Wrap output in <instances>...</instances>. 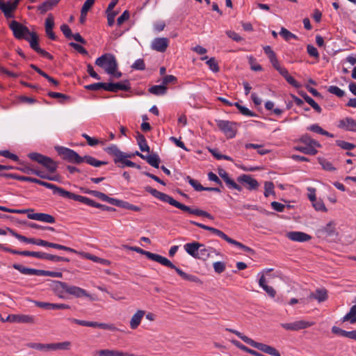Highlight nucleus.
I'll return each instance as SVG.
<instances>
[{
	"label": "nucleus",
	"mask_w": 356,
	"mask_h": 356,
	"mask_svg": "<svg viewBox=\"0 0 356 356\" xmlns=\"http://www.w3.org/2000/svg\"><path fill=\"white\" fill-rule=\"evenodd\" d=\"M145 191L150 193L152 196L160 200L161 201L163 202H167L170 204V205L179 209L180 210L187 212L190 214L195 215L197 216H202L207 218L210 220H213L214 217L208 213L207 211H205L204 210L200 209H193L188 206H186L184 204L180 203L179 202L175 200L173 197L170 196L169 195H167L164 193L160 192L157 191L156 189H154L150 186L145 187Z\"/></svg>",
	"instance_id": "1"
},
{
	"label": "nucleus",
	"mask_w": 356,
	"mask_h": 356,
	"mask_svg": "<svg viewBox=\"0 0 356 356\" xmlns=\"http://www.w3.org/2000/svg\"><path fill=\"white\" fill-rule=\"evenodd\" d=\"M55 149L63 159L72 163L80 164L83 162H86L94 167H100L108 163L106 161H99L89 155L81 156L75 151L67 147L57 146L55 147Z\"/></svg>",
	"instance_id": "2"
},
{
	"label": "nucleus",
	"mask_w": 356,
	"mask_h": 356,
	"mask_svg": "<svg viewBox=\"0 0 356 356\" xmlns=\"http://www.w3.org/2000/svg\"><path fill=\"white\" fill-rule=\"evenodd\" d=\"M95 65L103 68L107 74H112L118 69V63L112 54H104L95 60Z\"/></svg>",
	"instance_id": "3"
},
{
	"label": "nucleus",
	"mask_w": 356,
	"mask_h": 356,
	"mask_svg": "<svg viewBox=\"0 0 356 356\" xmlns=\"http://www.w3.org/2000/svg\"><path fill=\"white\" fill-rule=\"evenodd\" d=\"M13 267L19 271L21 273L24 275H38V276H50L52 277H62L63 273L60 272H54L49 271L45 270H38L35 268H30L25 267L21 264H14Z\"/></svg>",
	"instance_id": "4"
},
{
	"label": "nucleus",
	"mask_w": 356,
	"mask_h": 356,
	"mask_svg": "<svg viewBox=\"0 0 356 356\" xmlns=\"http://www.w3.org/2000/svg\"><path fill=\"white\" fill-rule=\"evenodd\" d=\"M29 157L44 166L49 172L54 173L58 168V163L51 158L44 156L37 152H32L29 154Z\"/></svg>",
	"instance_id": "5"
},
{
	"label": "nucleus",
	"mask_w": 356,
	"mask_h": 356,
	"mask_svg": "<svg viewBox=\"0 0 356 356\" xmlns=\"http://www.w3.org/2000/svg\"><path fill=\"white\" fill-rule=\"evenodd\" d=\"M218 129L227 138H233L237 132V123L229 120H216Z\"/></svg>",
	"instance_id": "6"
},
{
	"label": "nucleus",
	"mask_w": 356,
	"mask_h": 356,
	"mask_svg": "<svg viewBox=\"0 0 356 356\" xmlns=\"http://www.w3.org/2000/svg\"><path fill=\"white\" fill-rule=\"evenodd\" d=\"M125 248L129 249L132 251H134V252H136L143 255H145L149 259L156 261L163 266H169L170 264V261L168 259H167L161 255L144 250L141 249L140 248L136 247V246L126 245Z\"/></svg>",
	"instance_id": "7"
},
{
	"label": "nucleus",
	"mask_w": 356,
	"mask_h": 356,
	"mask_svg": "<svg viewBox=\"0 0 356 356\" xmlns=\"http://www.w3.org/2000/svg\"><path fill=\"white\" fill-rule=\"evenodd\" d=\"M9 28L12 30L13 35L17 40L24 39L26 40L32 33L27 26L15 20H13L10 23Z\"/></svg>",
	"instance_id": "8"
},
{
	"label": "nucleus",
	"mask_w": 356,
	"mask_h": 356,
	"mask_svg": "<svg viewBox=\"0 0 356 356\" xmlns=\"http://www.w3.org/2000/svg\"><path fill=\"white\" fill-rule=\"evenodd\" d=\"M73 200L78 201L80 202H82L85 204H87L88 206L101 209L103 211H113L115 209L113 207H108L104 204H102L100 203L96 202L93 200H91L87 197L81 196L79 195H76L74 193V197L72 198Z\"/></svg>",
	"instance_id": "9"
},
{
	"label": "nucleus",
	"mask_w": 356,
	"mask_h": 356,
	"mask_svg": "<svg viewBox=\"0 0 356 356\" xmlns=\"http://www.w3.org/2000/svg\"><path fill=\"white\" fill-rule=\"evenodd\" d=\"M39 185L51 189L54 195H58L60 197L67 198L70 200H72L74 195V193L67 191L63 188L58 187L55 184L46 182L42 180H40Z\"/></svg>",
	"instance_id": "10"
},
{
	"label": "nucleus",
	"mask_w": 356,
	"mask_h": 356,
	"mask_svg": "<svg viewBox=\"0 0 356 356\" xmlns=\"http://www.w3.org/2000/svg\"><path fill=\"white\" fill-rule=\"evenodd\" d=\"M315 324L313 321H307L305 320H300L289 323H282L281 326L286 330L298 331L300 330L306 329Z\"/></svg>",
	"instance_id": "11"
},
{
	"label": "nucleus",
	"mask_w": 356,
	"mask_h": 356,
	"mask_svg": "<svg viewBox=\"0 0 356 356\" xmlns=\"http://www.w3.org/2000/svg\"><path fill=\"white\" fill-rule=\"evenodd\" d=\"M237 181L243 184L249 191H255L259 187V182L250 175H240L237 177Z\"/></svg>",
	"instance_id": "12"
},
{
	"label": "nucleus",
	"mask_w": 356,
	"mask_h": 356,
	"mask_svg": "<svg viewBox=\"0 0 356 356\" xmlns=\"http://www.w3.org/2000/svg\"><path fill=\"white\" fill-rule=\"evenodd\" d=\"M249 345L270 355L280 356V353L275 348L262 343L256 342L253 339H251Z\"/></svg>",
	"instance_id": "13"
},
{
	"label": "nucleus",
	"mask_w": 356,
	"mask_h": 356,
	"mask_svg": "<svg viewBox=\"0 0 356 356\" xmlns=\"http://www.w3.org/2000/svg\"><path fill=\"white\" fill-rule=\"evenodd\" d=\"M218 173L229 189H235L239 192L242 191V187L236 184L234 179H231L229 174L224 169H218Z\"/></svg>",
	"instance_id": "14"
},
{
	"label": "nucleus",
	"mask_w": 356,
	"mask_h": 356,
	"mask_svg": "<svg viewBox=\"0 0 356 356\" xmlns=\"http://www.w3.org/2000/svg\"><path fill=\"white\" fill-rule=\"evenodd\" d=\"M169 46V40L167 38H156L151 44V48L159 52H165Z\"/></svg>",
	"instance_id": "15"
},
{
	"label": "nucleus",
	"mask_w": 356,
	"mask_h": 356,
	"mask_svg": "<svg viewBox=\"0 0 356 356\" xmlns=\"http://www.w3.org/2000/svg\"><path fill=\"white\" fill-rule=\"evenodd\" d=\"M106 152L113 156V161L115 163H118L119 161H122V157H131V155L122 152L119 149L117 145H112L106 149Z\"/></svg>",
	"instance_id": "16"
},
{
	"label": "nucleus",
	"mask_w": 356,
	"mask_h": 356,
	"mask_svg": "<svg viewBox=\"0 0 356 356\" xmlns=\"http://www.w3.org/2000/svg\"><path fill=\"white\" fill-rule=\"evenodd\" d=\"M190 223L192 224V225H195V226H197L198 227H200V228H202L203 229L208 230V231L212 232L213 234L217 235L218 236H219L220 238H222L223 240H225L227 243L229 242V239L231 238L227 235H226L223 232H222L220 229H218L216 228H214V227H209V226L203 225L202 223L197 222L193 221V220H190Z\"/></svg>",
	"instance_id": "17"
},
{
	"label": "nucleus",
	"mask_w": 356,
	"mask_h": 356,
	"mask_svg": "<svg viewBox=\"0 0 356 356\" xmlns=\"http://www.w3.org/2000/svg\"><path fill=\"white\" fill-rule=\"evenodd\" d=\"M286 236L291 241L297 242H305L312 238V236L309 234L302 232H289L286 233Z\"/></svg>",
	"instance_id": "18"
},
{
	"label": "nucleus",
	"mask_w": 356,
	"mask_h": 356,
	"mask_svg": "<svg viewBox=\"0 0 356 356\" xmlns=\"http://www.w3.org/2000/svg\"><path fill=\"white\" fill-rule=\"evenodd\" d=\"M27 217L31 220L42 221L47 223H54L56 222V219L53 216L44 213H29Z\"/></svg>",
	"instance_id": "19"
},
{
	"label": "nucleus",
	"mask_w": 356,
	"mask_h": 356,
	"mask_svg": "<svg viewBox=\"0 0 356 356\" xmlns=\"http://www.w3.org/2000/svg\"><path fill=\"white\" fill-rule=\"evenodd\" d=\"M168 268H170L172 269H175V271L177 273V274L184 280H187L191 282H195L198 283L200 282V279L196 277L195 275L188 274L185 272H184L180 268L176 267L171 261L170 264L169 266H166Z\"/></svg>",
	"instance_id": "20"
},
{
	"label": "nucleus",
	"mask_w": 356,
	"mask_h": 356,
	"mask_svg": "<svg viewBox=\"0 0 356 356\" xmlns=\"http://www.w3.org/2000/svg\"><path fill=\"white\" fill-rule=\"evenodd\" d=\"M338 127L346 131H356V121L352 118H346L339 122Z\"/></svg>",
	"instance_id": "21"
},
{
	"label": "nucleus",
	"mask_w": 356,
	"mask_h": 356,
	"mask_svg": "<svg viewBox=\"0 0 356 356\" xmlns=\"http://www.w3.org/2000/svg\"><path fill=\"white\" fill-rule=\"evenodd\" d=\"M201 247H203V243L196 241L188 243L184 245L185 251L195 259H197L199 249Z\"/></svg>",
	"instance_id": "22"
},
{
	"label": "nucleus",
	"mask_w": 356,
	"mask_h": 356,
	"mask_svg": "<svg viewBox=\"0 0 356 356\" xmlns=\"http://www.w3.org/2000/svg\"><path fill=\"white\" fill-rule=\"evenodd\" d=\"M66 289L67 294L72 295L76 298L90 297L86 290L76 286L68 285Z\"/></svg>",
	"instance_id": "23"
},
{
	"label": "nucleus",
	"mask_w": 356,
	"mask_h": 356,
	"mask_svg": "<svg viewBox=\"0 0 356 356\" xmlns=\"http://www.w3.org/2000/svg\"><path fill=\"white\" fill-rule=\"evenodd\" d=\"M213 252L216 253V254H219L214 248L211 247L207 248L204 244H203V247L199 249L197 259L206 261L211 257V253Z\"/></svg>",
	"instance_id": "24"
},
{
	"label": "nucleus",
	"mask_w": 356,
	"mask_h": 356,
	"mask_svg": "<svg viewBox=\"0 0 356 356\" xmlns=\"http://www.w3.org/2000/svg\"><path fill=\"white\" fill-rule=\"evenodd\" d=\"M327 291L325 289H318L315 292L309 293L308 298L317 300L319 302H324L327 299Z\"/></svg>",
	"instance_id": "25"
},
{
	"label": "nucleus",
	"mask_w": 356,
	"mask_h": 356,
	"mask_svg": "<svg viewBox=\"0 0 356 356\" xmlns=\"http://www.w3.org/2000/svg\"><path fill=\"white\" fill-rule=\"evenodd\" d=\"M145 314V311L138 310L136 313L133 315L130 321V327L132 330H135L139 326Z\"/></svg>",
	"instance_id": "26"
},
{
	"label": "nucleus",
	"mask_w": 356,
	"mask_h": 356,
	"mask_svg": "<svg viewBox=\"0 0 356 356\" xmlns=\"http://www.w3.org/2000/svg\"><path fill=\"white\" fill-rule=\"evenodd\" d=\"M15 9L16 8H15V6H13L12 2L10 1H7L6 3H0V10L3 13L4 16L6 18L13 17L12 13Z\"/></svg>",
	"instance_id": "27"
},
{
	"label": "nucleus",
	"mask_w": 356,
	"mask_h": 356,
	"mask_svg": "<svg viewBox=\"0 0 356 356\" xmlns=\"http://www.w3.org/2000/svg\"><path fill=\"white\" fill-rule=\"evenodd\" d=\"M259 285L261 286L266 293L271 298H275L276 295V291L272 287L266 284V277L262 274L259 280Z\"/></svg>",
	"instance_id": "28"
},
{
	"label": "nucleus",
	"mask_w": 356,
	"mask_h": 356,
	"mask_svg": "<svg viewBox=\"0 0 356 356\" xmlns=\"http://www.w3.org/2000/svg\"><path fill=\"white\" fill-rule=\"evenodd\" d=\"M13 323L33 324L35 323V318L30 315L14 314Z\"/></svg>",
	"instance_id": "29"
},
{
	"label": "nucleus",
	"mask_w": 356,
	"mask_h": 356,
	"mask_svg": "<svg viewBox=\"0 0 356 356\" xmlns=\"http://www.w3.org/2000/svg\"><path fill=\"white\" fill-rule=\"evenodd\" d=\"M299 95L308 103L317 113H320L322 111L321 106L306 92L303 91L299 92Z\"/></svg>",
	"instance_id": "30"
},
{
	"label": "nucleus",
	"mask_w": 356,
	"mask_h": 356,
	"mask_svg": "<svg viewBox=\"0 0 356 356\" xmlns=\"http://www.w3.org/2000/svg\"><path fill=\"white\" fill-rule=\"evenodd\" d=\"M53 283H54V285H53L54 290L55 291V292L57 293L58 296L60 298H63V296H62L61 293H63L64 292L67 293L66 288L68 287L69 284L66 282H60V281H54Z\"/></svg>",
	"instance_id": "31"
},
{
	"label": "nucleus",
	"mask_w": 356,
	"mask_h": 356,
	"mask_svg": "<svg viewBox=\"0 0 356 356\" xmlns=\"http://www.w3.org/2000/svg\"><path fill=\"white\" fill-rule=\"evenodd\" d=\"M144 160H145L152 167L155 168H159L161 159L157 154L152 153L149 155H145Z\"/></svg>",
	"instance_id": "32"
},
{
	"label": "nucleus",
	"mask_w": 356,
	"mask_h": 356,
	"mask_svg": "<svg viewBox=\"0 0 356 356\" xmlns=\"http://www.w3.org/2000/svg\"><path fill=\"white\" fill-rule=\"evenodd\" d=\"M113 92H116L118 90H124L129 92L131 90V86L129 80H124L121 82L113 83Z\"/></svg>",
	"instance_id": "33"
},
{
	"label": "nucleus",
	"mask_w": 356,
	"mask_h": 356,
	"mask_svg": "<svg viewBox=\"0 0 356 356\" xmlns=\"http://www.w3.org/2000/svg\"><path fill=\"white\" fill-rule=\"evenodd\" d=\"M294 149L297 151L309 155H316L318 152V151L315 149V147L307 145H297L294 147Z\"/></svg>",
	"instance_id": "34"
},
{
	"label": "nucleus",
	"mask_w": 356,
	"mask_h": 356,
	"mask_svg": "<svg viewBox=\"0 0 356 356\" xmlns=\"http://www.w3.org/2000/svg\"><path fill=\"white\" fill-rule=\"evenodd\" d=\"M26 40L29 42L31 48L35 51H38L40 48L38 43L39 38L36 33L32 32L31 35L27 38Z\"/></svg>",
	"instance_id": "35"
},
{
	"label": "nucleus",
	"mask_w": 356,
	"mask_h": 356,
	"mask_svg": "<svg viewBox=\"0 0 356 356\" xmlns=\"http://www.w3.org/2000/svg\"><path fill=\"white\" fill-rule=\"evenodd\" d=\"M342 321H350V323H355L356 322V305L351 307L349 312L343 317Z\"/></svg>",
	"instance_id": "36"
},
{
	"label": "nucleus",
	"mask_w": 356,
	"mask_h": 356,
	"mask_svg": "<svg viewBox=\"0 0 356 356\" xmlns=\"http://www.w3.org/2000/svg\"><path fill=\"white\" fill-rule=\"evenodd\" d=\"M138 145L140 147V149L142 152H149V147L147 145V140L145 138V136L138 132V136L136 137Z\"/></svg>",
	"instance_id": "37"
},
{
	"label": "nucleus",
	"mask_w": 356,
	"mask_h": 356,
	"mask_svg": "<svg viewBox=\"0 0 356 356\" xmlns=\"http://www.w3.org/2000/svg\"><path fill=\"white\" fill-rule=\"evenodd\" d=\"M307 129L311 131H313V132H315V133H317V134H321V135H323V136H326L330 137V138H333L334 137V135L332 134H330L328 131L324 130L323 129H322L317 124H312L311 126H309L307 128Z\"/></svg>",
	"instance_id": "38"
},
{
	"label": "nucleus",
	"mask_w": 356,
	"mask_h": 356,
	"mask_svg": "<svg viewBox=\"0 0 356 356\" xmlns=\"http://www.w3.org/2000/svg\"><path fill=\"white\" fill-rule=\"evenodd\" d=\"M148 90L154 95H163L167 92V87L163 85L153 86Z\"/></svg>",
	"instance_id": "39"
},
{
	"label": "nucleus",
	"mask_w": 356,
	"mask_h": 356,
	"mask_svg": "<svg viewBox=\"0 0 356 356\" xmlns=\"http://www.w3.org/2000/svg\"><path fill=\"white\" fill-rule=\"evenodd\" d=\"M300 142L303 143L304 145H312V147H321V144L318 141L312 139L307 134L303 135L300 138Z\"/></svg>",
	"instance_id": "40"
},
{
	"label": "nucleus",
	"mask_w": 356,
	"mask_h": 356,
	"mask_svg": "<svg viewBox=\"0 0 356 356\" xmlns=\"http://www.w3.org/2000/svg\"><path fill=\"white\" fill-rule=\"evenodd\" d=\"M47 253L43 252H34V251H29V250H23L21 251L20 255L26 256V257H33L41 259H46Z\"/></svg>",
	"instance_id": "41"
},
{
	"label": "nucleus",
	"mask_w": 356,
	"mask_h": 356,
	"mask_svg": "<svg viewBox=\"0 0 356 356\" xmlns=\"http://www.w3.org/2000/svg\"><path fill=\"white\" fill-rule=\"evenodd\" d=\"M275 186L272 181H265L264 182V195L266 197H269L270 195H275Z\"/></svg>",
	"instance_id": "42"
},
{
	"label": "nucleus",
	"mask_w": 356,
	"mask_h": 356,
	"mask_svg": "<svg viewBox=\"0 0 356 356\" xmlns=\"http://www.w3.org/2000/svg\"><path fill=\"white\" fill-rule=\"evenodd\" d=\"M70 341H63L60 343H52V350H67L71 348Z\"/></svg>",
	"instance_id": "43"
},
{
	"label": "nucleus",
	"mask_w": 356,
	"mask_h": 356,
	"mask_svg": "<svg viewBox=\"0 0 356 356\" xmlns=\"http://www.w3.org/2000/svg\"><path fill=\"white\" fill-rule=\"evenodd\" d=\"M185 179L188 181V182L190 184V185L191 186H193L195 191H204V186H202L201 184L198 181L191 178L190 176H186Z\"/></svg>",
	"instance_id": "44"
},
{
	"label": "nucleus",
	"mask_w": 356,
	"mask_h": 356,
	"mask_svg": "<svg viewBox=\"0 0 356 356\" xmlns=\"http://www.w3.org/2000/svg\"><path fill=\"white\" fill-rule=\"evenodd\" d=\"M228 243L229 244L236 245V247L242 249L243 251H245L246 252L251 253V254H254V251L252 248H250L243 245V243H240V242H238V241H236V240H234V239H233L232 238L229 239Z\"/></svg>",
	"instance_id": "45"
},
{
	"label": "nucleus",
	"mask_w": 356,
	"mask_h": 356,
	"mask_svg": "<svg viewBox=\"0 0 356 356\" xmlns=\"http://www.w3.org/2000/svg\"><path fill=\"white\" fill-rule=\"evenodd\" d=\"M122 161H119V163L120 165L118 166L120 168H124V166L131 167V168H136L137 169H140V165L136 164L134 162H132L131 161L127 160V159L128 157H122Z\"/></svg>",
	"instance_id": "46"
},
{
	"label": "nucleus",
	"mask_w": 356,
	"mask_h": 356,
	"mask_svg": "<svg viewBox=\"0 0 356 356\" xmlns=\"http://www.w3.org/2000/svg\"><path fill=\"white\" fill-rule=\"evenodd\" d=\"M336 145L345 150H352L356 147L355 144L342 140H337Z\"/></svg>",
	"instance_id": "47"
},
{
	"label": "nucleus",
	"mask_w": 356,
	"mask_h": 356,
	"mask_svg": "<svg viewBox=\"0 0 356 356\" xmlns=\"http://www.w3.org/2000/svg\"><path fill=\"white\" fill-rule=\"evenodd\" d=\"M318 162L325 170L334 171L336 170L332 163L325 159H318Z\"/></svg>",
	"instance_id": "48"
},
{
	"label": "nucleus",
	"mask_w": 356,
	"mask_h": 356,
	"mask_svg": "<svg viewBox=\"0 0 356 356\" xmlns=\"http://www.w3.org/2000/svg\"><path fill=\"white\" fill-rule=\"evenodd\" d=\"M280 34L286 41H289L291 39H296V40L298 39V37L295 34L291 33L289 30H287L286 29H285L284 27L281 28Z\"/></svg>",
	"instance_id": "49"
},
{
	"label": "nucleus",
	"mask_w": 356,
	"mask_h": 356,
	"mask_svg": "<svg viewBox=\"0 0 356 356\" xmlns=\"http://www.w3.org/2000/svg\"><path fill=\"white\" fill-rule=\"evenodd\" d=\"M327 91L330 93L335 95L339 97H342L345 95V92L336 86H329L327 88Z\"/></svg>",
	"instance_id": "50"
},
{
	"label": "nucleus",
	"mask_w": 356,
	"mask_h": 356,
	"mask_svg": "<svg viewBox=\"0 0 356 356\" xmlns=\"http://www.w3.org/2000/svg\"><path fill=\"white\" fill-rule=\"evenodd\" d=\"M209 69L213 72H218L220 70L218 63L216 60L215 58L212 57L207 60Z\"/></svg>",
	"instance_id": "51"
},
{
	"label": "nucleus",
	"mask_w": 356,
	"mask_h": 356,
	"mask_svg": "<svg viewBox=\"0 0 356 356\" xmlns=\"http://www.w3.org/2000/svg\"><path fill=\"white\" fill-rule=\"evenodd\" d=\"M226 330L236 334L237 337H238L241 340H243L245 343H248V345L252 339L236 330L231 329V328H226Z\"/></svg>",
	"instance_id": "52"
},
{
	"label": "nucleus",
	"mask_w": 356,
	"mask_h": 356,
	"mask_svg": "<svg viewBox=\"0 0 356 356\" xmlns=\"http://www.w3.org/2000/svg\"><path fill=\"white\" fill-rule=\"evenodd\" d=\"M33 302L35 306H37L40 308H42V309H47V310L54 309L55 303L40 302V301H37V300L33 301Z\"/></svg>",
	"instance_id": "53"
},
{
	"label": "nucleus",
	"mask_w": 356,
	"mask_h": 356,
	"mask_svg": "<svg viewBox=\"0 0 356 356\" xmlns=\"http://www.w3.org/2000/svg\"><path fill=\"white\" fill-rule=\"evenodd\" d=\"M118 350L104 349L97 352L98 356H118Z\"/></svg>",
	"instance_id": "54"
},
{
	"label": "nucleus",
	"mask_w": 356,
	"mask_h": 356,
	"mask_svg": "<svg viewBox=\"0 0 356 356\" xmlns=\"http://www.w3.org/2000/svg\"><path fill=\"white\" fill-rule=\"evenodd\" d=\"M312 205L314 208L318 211H327V209L322 200H316L314 202L312 203Z\"/></svg>",
	"instance_id": "55"
},
{
	"label": "nucleus",
	"mask_w": 356,
	"mask_h": 356,
	"mask_svg": "<svg viewBox=\"0 0 356 356\" xmlns=\"http://www.w3.org/2000/svg\"><path fill=\"white\" fill-rule=\"evenodd\" d=\"M45 259L52 261H67V262L70 261V259L66 257H63L54 255V254H48V253H47V254H46Z\"/></svg>",
	"instance_id": "56"
},
{
	"label": "nucleus",
	"mask_w": 356,
	"mask_h": 356,
	"mask_svg": "<svg viewBox=\"0 0 356 356\" xmlns=\"http://www.w3.org/2000/svg\"><path fill=\"white\" fill-rule=\"evenodd\" d=\"M213 266L215 272L218 274L222 273L225 270V264L222 261L214 262Z\"/></svg>",
	"instance_id": "57"
},
{
	"label": "nucleus",
	"mask_w": 356,
	"mask_h": 356,
	"mask_svg": "<svg viewBox=\"0 0 356 356\" xmlns=\"http://www.w3.org/2000/svg\"><path fill=\"white\" fill-rule=\"evenodd\" d=\"M332 332L334 334L341 335L342 337H347V338H348V336H349V331L343 330L337 326H333L332 327Z\"/></svg>",
	"instance_id": "58"
},
{
	"label": "nucleus",
	"mask_w": 356,
	"mask_h": 356,
	"mask_svg": "<svg viewBox=\"0 0 356 356\" xmlns=\"http://www.w3.org/2000/svg\"><path fill=\"white\" fill-rule=\"evenodd\" d=\"M60 31L67 39L72 38V33L68 25L63 24L60 26Z\"/></svg>",
	"instance_id": "59"
},
{
	"label": "nucleus",
	"mask_w": 356,
	"mask_h": 356,
	"mask_svg": "<svg viewBox=\"0 0 356 356\" xmlns=\"http://www.w3.org/2000/svg\"><path fill=\"white\" fill-rule=\"evenodd\" d=\"M0 156L10 159L15 161H19V157L16 154L10 152L8 150L0 151Z\"/></svg>",
	"instance_id": "60"
},
{
	"label": "nucleus",
	"mask_w": 356,
	"mask_h": 356,
	"mask_svg": "<svg viewBox=\"0 0 356 356\" xmlns=\"http://www.w3.org/2000/svg\"><path fill=\"white\" fill-rule=\"evenodd\" d=\"M131 67L134 70H144L145 69V64L143 59H137L134 64L131 65Z\"/></svg>",
	"instance_id": "61"
},
{
	"label": "nucleus",
	"mask_w": 356,
	"mask_h": 356,
	"mask_svg": "<svg viewBox=\"0 0 356 356\" xmlns=\"http://www.w3.org/2000/svg\"><path fill=\"white\" fill-rule=\"evenodd\" d=\"M307 51L310 56H312L316 58H318L319 57L318 51L314 46L312 44H308L307 46Z\"/></svg>",
	"instance_id": "62"
},
{
	"label": "nucleus",
	"mask_w": 356,
	"mask_h": 356,
	"mask_svg": "<svg viewBox=\"0 0 356 356\" xmlns=\"http://www.w3.org/2000/svg\"><path fill=\"white\" fill-rule=\"evenodd\" d=\"M70 46L74 48L75 50H76L79 53L83 54V55H87L88 51L81 45L79 44L75 43V42H70Z\"/></svg>",
	"instance_id": "63"
},
{
	"label": "nucleus",
	"mask_w": 356,
	"mask_h": 356,
	"mask_svg": "<svg viewBox=\"0 0 356 356\" xmlns=\"http://www.w3.org/2000/svg\"><path fill=\"white\" fill-rule=\"evenodd\" d=\"M129 13L128 10H124L123 13L117 19V24L118 26L122 24L125 21L129 18Z\"/></svg>",
	"instance_id": "64"
}]
</instances>
